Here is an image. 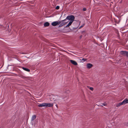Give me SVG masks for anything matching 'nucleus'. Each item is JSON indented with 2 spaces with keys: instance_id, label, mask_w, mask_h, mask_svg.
Wrapping results in <instances>:
<instances>
[{
  "instance_id": "nucleus-15",
  "label": "nucleus",
  "mask_w": 128,
  "mask_h": 128,
  "mask_svg": "<svg viewBox=\"0 0 128 128\" xmlns=\"http://www.w3.org/2000/svg\"><path fill=\"white\" fill-rule=\"evenodd\" d=\"M60 7L58 6H57L56 7V9L57 10H58L59 8Z\"/></svg>"
},
{
  "instance_id": "nucleus-16",
  "label": "nucleus",
  "mask_w": 128,
  "mask_h": 128,
  "mask_svg": "<svg viewBox=\"0 0 128 128\" xmlns=\"http://www.w3.org/2000/svg\"><path fill=\"white\" fill-rule=\"evenodd\" d=\"M70 91L68 90L65 92L66 93H68Z\"/></svg>"
},
{
  "instance_id": "nucleus-18",
  "label": "nucleus",
  "mask_w": 128,
  "mask_h": 128,
  "mask_svg": "<svg viewBox=\"0 0 128 128\" xmlns=\"http://www.w3.org/2000/svg\"><path fill=\"white\" fill-rule=\"evenodd\" d=\"M86 8H83V11H86Z\"/></svg>"
},
{
  "instance_id": "nucleus-4",
  "label": "nucleus",
  "mask_w": 128,
  "mask_h": 128,
  "mask_svg": "<svg viewBox=\"0 0 128 128\" xmlns=\"http://www.w3.org/2000/svg\"><path fill=\"white\" fill-rule=\"evenodd\" d=\"M120 54L123 56H128V52L124 51H121L120 52Z\"/></svg>"
},
{
  "instance_id": "nucleus-8",
  "label": "nucleus",
  "mask_w": 128,
  "mask_h": 128,
  "mask_svg": "<svg viewBox=\"0 0 128 128\" xmlns=\"http://www.w3.org/2000/svg\"><path fill=\"white\" fill-rule=\"evenodd\" d=\"M92 65L90 63H88L86 65V67L87 68H90L92 67Z\"/></svg>"
},
{
  "instance_id": "nucleus-11",
  "label": "nucleus",
  "mask_w": 128,
  "mask_h": 128,
  "mask_svg": "<svg viewBox=\"0 0 128 128\" xmlns=\"http://www.w3.org/2000/svg\"><path fill=\"white\" fill-rule=\"evenodd\" d=\"M50 25L49 23L48 22H46L44 24V26L46 27L49 26Z\"/></svg>"
},
{
  "instance_id": "nucleus-20",
  "label": "nucleus",
  "mask_w": 128,
  "mask_h": 128,
  "mask_svg": "<svg viewBox=\"0 0 128 128\" xmlns=\"http://www.w3.org/2000/svg\"><path fill=\"white\" fill-rule=\"evenodd\" d=\"M78 26H77V27H78Z\"/></svg>"
},
{
  "instance_id": "nucleus-14",
  "label": "nucleus",
  "mask_w": 128,
  "mask_h": 128,
  "mask_svg": "<svg viewBox=\"0 0 128 128\" xmlns=\"http://www.w3.org/2000/svg\"><path fill=\"white\" fill-rule=\"evenodd\" d=\"M86 60L87 59L84 58H83L82 59V60H83L84 62L86 61Z\"/></svg>"
},
{
  "instance_id": "nucleus-1",
  "label": "nucleus",
  "mask_w": 128,
  "mask_h": 128,
  "mask_svg": "<svg viewBox=\"0 0 128 128\" xmlns=\"http://www.w3.org/2000/svg\"><path fill=\"white\" fill-rule=\"evenodd\" d=\"M75 18L74 16L73 15H70L67 16L66 18L64 20H62L59 26L60 27L64 25L69 22L68 24L66 26V27L69 26L72 24L74 21Z\"/></svg>"
},
{
  "instance_id": "nucleus-17",
  "label": "nucleus",
  "mask_w": 128,
  "mask_h": 128,
  "mask_svg": "<svg viewBox=\"0 0 128 128\" xmlns=\"http://www.w3.org/2000/svg\"><path fill=\"white\" fill-rule=\"evenodd\" d=\"M90 90H93L94 89H93V88H92V87H90Z\"/></svg>"
},
{
  "instance_id": "nucleus-6",
  "label": "nucleus",
  "mask_w": 128,
  "mask_h": 128,
  "mask_svg": "<svg viewBox=\"0 0 128 128\" xmlns=\"http://www.w3.org/2000/svg\"><path fill=\"white\" fill-rule=\"evenodd\" d=\"M122 102L123 105L128 104V100L127 99H125Z\"/></svg>"
},
{
  "instance_id": "nucleus-12",
  "label": "nucleus",
  "mask_w": 128,
  "mask_h": 128,
  "mask_svg": "<svg viewBox=\"0 0 128 128\" xmlns=\"http://www.w3.org/2000/svg\"><path fill=\"white\" fill-rule=\"evenodd\" d=\"M22 69L23 70H24L28 72H30V70L27 68H26L24 67L22 68Z\"/></svg>"
},
{
  "instance_id": "nucleus-5",
  "label": "nucleus",
  "mask_w": 128,
  "mask_h": 128,
  "mask_svg": "<svg viewBox=\"0 0 128 128\" xmlns=\"http://www.w3.org/2000/svg\"><path fill=\"white\" fill-rule=\"evenodd\" d=\"M58 97V100H61L64 99L66 96V95H61L60 96H57Z\"/></svg>"
},
{
  "instance_id": "nucleus-19",
  "label": "nucleus",
  "mask_w": 128,
  "mask_h": 128,
  "mask_svg": "<svg viewBox=\"0 0 128 128\" xmlns=\"http://www.w3.org/2000/svg\"><path fill=\"white\" fill-rule=\"evenodd\" d=\"M84 26V25H82L79 28H80Z\"/></svg>"
},
{
  "instance_id": "nucleus-13",
  "label": "nucleus",
  "mask_w": 128,
  "mask_h": 128,
  "mask_svg": "<svg viewBox=\"0 0 128 128\" xmlns=\"http://www.w3.org/2000/svg\"><path fill=\"white\" fill-rule=\"evenodd\" d=\"M102 104V106L103 105L104 106H106L107 105V104L106 102H105L104 103H103Z\"/></svg>"
},
{
  "instance_id": "nucleus-2",
  "label": "nucleus",
  "mask_w": 128,
  "mask_h": 128,
  "mask_svg": "<svg viewBox=\"0 0 128 128\" xmlns=\"http://www.w3.org/2000/svg\"><path fill=\"white\" fill-rule=\"evenodd\" d=\"M52 106V104L50 103H43L39 104L38 106L39 107H51Z\"/></svg>"
},
{
  "instance_id": "nucleus-3",
  "label": "nucleus",
  "mask_w": 128,
  "mask_h": 128,
  "mask_svg": "<svg viewBox=\"0 0 128 128\" xmlns=\"http://www.w3.org/2000/svg\"><path fill=\"white\" fill-rule=\"evenodd\" d=\"M60 23L61 22L60 21H54L52 23V25L53 26H55L60 24Z\"/></svg>"
},
{
  "instance_id": "nucleus-9",
  "label": "nucleus",
  "mask_w": 128,
  "mask_h": 128,
  "mask_svg": "<svg viewBox=\"0 0 128 128\" xmlns=\"http://www.w3.org/2000/svg\"><path fill=\"white\" fill-rule=\"evenodd\" d=\"M122 105H123V104L122 102H120L119 103H116V106L118 107Z\"/></svg>"
},
{
  "instance_id": "nucleus-10",
  "label": "nucleus",
  "mask_w": 128,
  "mask_h": 128,
  "mask_svg": "<svg viewBox=\"0 0 128 128\" xmlns=\"http://www.w3.org/2000/svg\"><path fill=\"white\" fill-rule=\"evenodd\" d=\"M36 117V115H33L31 118V120L33 121L34 119H35Z\"/></svg>"
},
{
  "instance_id": "nucleus-7",
  "label": "nucleus",
  "mask_w": 128,
  "mask_h": 128,
  "mask_svg": "<svg viewBox=\"0 0 128 128\" xmlns=\"http://www.w3.org/2000/svg\"><path fill=\"white\" fill-rule=\"evenodd\" d=\"M70 62L73 64L75 65H77L78 64L77 62L74 60H70Z\"/></svg>"
}]
</instances>
